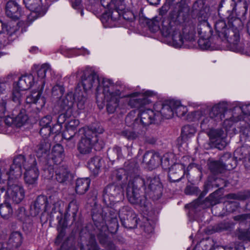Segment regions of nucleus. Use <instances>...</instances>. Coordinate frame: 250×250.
<instances>
[{"label": "nucleus", "mask_w": 250, "mask_h": 250, "mask_svg": "<svg viewBox=\"0 0 250 250\" xmlns=\"http://www.w3.org/2000/svg\"><path fill=\"white\" fill-rule=\"evenodd\" d=\"M189 7L185 1L181 0L177 3L173 10L170 13L171 21L168 20L163 22H172V24L181 26L180 24L184 22L188 18L189 12Z\"/></svg>", "instance_id": "obj_8"}, {"label": "nucleus", "mask_w": 250, "mask_h": 250, "mask_svg": "<svg viewBox=\"0 0 250 250\" xmlns=\"http://www.w3.org/2000/svg\"><path fill=\"white\" fill-rule=\"evenodd\" d=\"M207 19H199V22L197 26V32L200 39L198 41L199 45L204 49H206L209 47L207 41L212 35V30L207 21Z\"/></svg>", "instance_id": "obj_11"}, {"label": "nucleus", "mask_w": 250, "mask_h": 250, "mask_svg": "<svg viewBox=\"0 0 250 250\" xmlns=\"http://www.w3.org/2000/svg\"><path fill=\"white\" fill-rule=\"evenodd\" d=\"M78 89H76V91ZM74 98H76L78 108L80 110H83L88 104V100L87 98V94L85 92H76L74 95Z\"/></svg>", "instance_id": "obj_31"}, {"label": "nucleus", "mask_w": 250, "mask_h": 250, "mask_svg": "<svg viewBox=\"0 0 250 250\" xmlns=\"http://www.w3.org/2000/svg\"><path fill=\"white\" fill-rule=\"evenodd\" d=\"M230 228V224L227 222H223L213 226L212 229L214 232H221L228 230Z\"/></svg>", "instance_id": "obj_41"}, {"label": "nucleus", "mask_w": 250, "mask_h": 250, "mask_svg": "<svg viewBox=\"0 0 250 250\" xmlns=\"http://www.w3.org/2000/svg\"><path fill=\"white\" fill-rule=\"evenodd\" d=\"M208 134L211 141L215 143L216 147L218 149H222L227 146L223 136L224 131L222 129H211Z\"/></svg>", "instance_id": "obj_18"}, {"label": "nucleus", "mask_w": 250, "mask_h": 250, "mask_svg": "<svg viewBox=\"0 0 250 250\" xmlns=\"http://www.w3.org/2000/svg\"><path fill=\"white\" fill-rule=\"evenodd\" d=\"M64 91V88L63 86L60 85H56L52 88V94L58 97L62 95Z\"/></svg>", "instance_id": "obj_46"}, {"label": "nucleus", "mask_w": 250, "mask_h": 250, "mask_svg": "<svg viewBox=\"0 0 250 250\" xmlns=\"http://www.w3.org/2000/svg\"><path fill=\"white\" fill-rule=\"evenodd\" d=\"M51 144L48 139H43L36 146L35 151L38 157L45 158L49 153Z\"/></svg>", "instance_id": "obj_27"}, {"label": "nucleus", "mask_w": 250, "mask_h": 250, "mask_svg": "<svg viewBox=\"0 0 250 250\" xmlns=\"http://www.w3.org/2000/svg\"><path fill=\"white\" fill-rule=\"evenodd\" d=\"M7 83L5 82H0V94H4L6 91Z\"/></svg>", "instance_id": "obj_64"}, {"label": "nucleus", "mask_w": 250, "mask_h": 250, "mask_svg": "<svg viewBox=\"0 0 250 250\" xmlns=\"http://www.w3.org/2000/svg\"><path fill=\"white\" fill-rule=\"evenodd\" d=\"M213 122L214 121L212 120L211 118H210L209 116L208 117H206L202 121L201 123V127L202 128L205 129L209 126L212 125V124H213Z\"/></svg>", "instance_id": "obj_51"}, {"label": "nucleus", "mask_w": 250, "mask_h": 250, "mask_svg": "<svg viewBox=\"0 0 250 250\" xmlns=\"http://www.w3.org/2000/svg\"><path fill=\"white\" fill-rule=\"evenodd\" d=\"M71 115H68L66 112H64L63 113L60 114L57 119V124H61L62 125L66 120V118H68Z\"/></svg>", "instance_id": "obj_56"}, {"label": "nucleus", "mask_w": 250, "mask_h": 250, "mask_svg": "<svg viewBox=\"0 0 250 250\" xmlns=\"http://www.w3.org/2000/svg\"><path fill=\"white\" fill-rule=\"evenodd\" d=\"M102 166L101 159L97 156L91 158L87 163V167L94 175H97Z\"/></svg>", "instance_id": "obj_29"}, {"label": "nucleus", "mask_w": 250, "mask_h": 250, "mask_svg": "<svg viewBox=\"0 0 250 250\" xmlns=\"http://www.w3.org/2000/svg\"><path fill=\"white\" fill-rule=\"evenodd\" d=\"M23 2L26 7L31 11L27 17L30 22L43 16L46 12L45 8L42 7V0H23Z\"/></svg>", "instance_id": "obj_10"}, {"label": "nucleus", "mask_w": 250, "mask_h": 250, "mask_svg": "<svg viewBox=\"0 0 250 250\" xmlns=\"http://www.w3.org/2000/svg\"><path fill=\"white\" fill-rule=\"evenodd\" d=\"M161 121L160 115H157L155 111L148 108L145 110L140 109L138 117L136 118L133 123L135 129L148 126Z\"/></svg>", "instance_id": "obj_7"}, {"label": "nucleus", "mask_w": 250, "mask_h": 250, "mask_svg": "<svg viewBox=\"0 0 250 250\" xmlns=\"http://www.w3.org/2000/svg\"><path fill=\"white\" fill-rule=\"evenodd\" d=\"M69 131H70L66 129L63 133V138L68 141H70L76 134V132H72V133L70 135Z\"/></svg>", "instance_id": "obj_60"}, {"label": "nucleus", "mask_w": 250, "mask_h": 250, "mask_svg": "<svg viewBox=\"0 0 250 250\" xmlns=\"http://www.w3.org/2000/svg\"><path fill=\"white\" fill-rule=\"evenodd\" d=\"M90 180L88 178L78 179L76 183L75 190L79 194L85 193L88 189Z\"/></svg>", "instance_id": "obj_30"}, {"label": "nucleus", "mask_w": 250, "mask_h": 250, "mask_svg": "<svg viewBox=\"0 0 250 250\" xmlns=\"http://www.w3.org/2000/svg\"><path fill=\"white\" fill-rule=\"evenodd\" d=\"M102 5L104 8H107L105 11L102 15L101 21L105 28L109 27V12L108 6L109 5V1L108 0H101Z\"/></svg>", "instance_id": "obj_34"}, {"label": "nucleus", "mask_w": 250, "mask_h": 250, "mask_svg": "<svg viewBox=\"0 0 250 250\" xmlns=\"http://www.w3.org/2000/svg\"><path fill=\"white\" fill-rule=\"evenodd\" d=\"M174 0H166V2L163 4L162 7L159 9V13L163 16L165 15L170 8L171 2Z\"/></svg>", "instance_id": "obj_47"}, {"label": "nucleus", "mask_w": 250, "mask_h": 250, "mask_svg": "<svg viewBox=\"0 0 250 250\" xmlns=\"http://www.w3.org/2000/svg\"><path fill=\"white\" fill-rule=\"evenodd\" d=\"M142 188L153 200L159 199L162 195L163 186L158 177H143L136 175L128 182L126 189L127 197L130 203H142Z\"/></svg>", "instance_id": "obj_1"}, {"label": "nucleus", "mask_w": 250, "mask_h": 250, "mask_svg": "<svg viewBox=\"0 0 250 250\" xmlns=\"http://www.w3.org/2000/svg\"><path fill=\"white\" fill-rule=\"evenodd\" d=\"M59 234L56 238V241L59 242L61 241L65 235V229L63 227H61L58 229Z\"/></svg>", "instance_id": "obj_59"}, {"label": "nucleus", "mask_w": 250, "mask_h": 250, "mask_svg": "<svg viewBox=\"0 0 250 250\" xmlns=\"http://www.w3.org/2000/svg\"><path fill=\"white\" fill-rule=\"evenodd\" d=\"M79 210V205L76 200L73 199L68 204L66 212L64 214V219H66L67 217L70 216L69 212L72 214L73 221L77 219V214Z\"/></svg>", "instance_id": "obj_32"}, {"label": "nucleus", "mask_w": 250, "mask_h": 250, "mask_svg": "<svg viewBox=\"0 0 250 250\" xmlns=\"http://www.w3.org/2000/svg\"><path fill=\"white\" fill-rule=\"evenodd\" d=\"M180 27L172 24V22H162V34L166 38H170L175 47H180L184 43L195 41V25L192 21L185 22L182 31Z\"/></svg>", "instance_id": "obj_3"}, {"label": "nucleus", "mask_w": 250, "mask_h": 250, "mask_svg": "<svg viewBox=\"0 0 250 250\" xmlns=\"http://www.w3.org/2000/svg\"><path fill=\"white\" fill-rule=\"evenodd\" d=\"M7 112L6 100L1 99L0 101V118L6 116Z\"/></svg>", "instance_id": "obj_48"}, {"label": "nucleus", "mask_w": 250, "mask_h": 250, "mask_svg": "<svg viewBox=\"0 0 250 250\" xmlns=\"http://www.w3.org/2000/svg\"><path fill=\"white\" fill-rule=\"evenodd\" d=\"M175 101H166L164 103L159 102L154 105L153 108L157 115H160L161 121L165 119H169L173 116V106Z\"/></svg>", "instance_id": "obj_13"}, {"label": "nucleus", "mask_w": 250, "mask_h": 250, "mask_svg": "<svg viewBox=\"0 0 250 250\" xmlns=\"http://www.w3.org/2000/svg\"><path fill=\"white\" fill-rule=\"evenodd\" d=\"M22 241V233L19 231H15L10 234L7 244L10 248L18 249L21 245Z\"/></svg>", "instance_id": "obj_24"}, {"label": "nucleus", "mask_w": 250, "mask_h": 250, "mask_svg": "<svg viewBox=\"0 0 250 250\" xmlns=\"http://www.w3.org/2000/svg\"><path fill=\"white\" fill-rule=\"evenodd\" d=\"M77 78L80 76L81 84L84 89L83 92L90 90L95 83L99 84L97 88L96 96L98 105L100 109L105 106L107 111L109 108V80L99 78L97 74L92 69L87 68L84 70H79L75 73Z\"/></svg>", "instance_id": "obj_2"}, {"label": "nucleus", "mask_w": 250, "mask_h": 250, "mask_svg": "<svg viewBox=\"0 0 250 250\" xmlns=\"http://www.w3.org/2000/svg\"><path fill=\"white\" fill-rule=\"evenodd\" d=\"M37 161L34 156H30L28 159L22 155L16 157L11 165L7 175L12 179H18L22 174V167L25 169L24 173V180L28 185H35L39 175L38 168L36 167Z\"/></svg>", "instance_id": "obj_4"}, {"label": "nucleus", "mask_w": 250, "mask_h": 250, "mask_svg": "<svg viewBox=\"0 0 250 250\" xmlns=\"http://www.w3.org/2000/svg\"><path fill=\"white\" fill-rule=\"evenodd\" d=\"M41 91L33 92L26 97V103L35 104L37 105L36 108L40 110L45 104V99L44 97L41 96Z\"/></svg>", "instance_id": "obj_23"}, {"label": "nucleus", "mask_w": 250, "mask_h": 250, "mask_svg": "<svg viewBox=\"0 0 250 250\" xmlns=\"http://www.w3.org/2000/svg\"><path fill=\"white\" fill-rule=\"evenodd\" d=\"M118 215L122 225L125 228L132 229L137 227L138 218L135 212L128 207H124L118 211V209L110 207V233H115L119 228L117 219Z\"/></svg>", "instance_id": "obj_5"}, {"label": "nucleus", "mask_w": 250, "mask_h": 250, "mask_svg": "<svg viewBox=\"0 0 250 250\" xmlns=\"http://www.w3.org/2000/svg\"><path fill=\"white\" fill-rule=\"evenodd\" d=\"M228 206L229 209H230V211L233 212L239 207V204L236 202H229Z\"/></svg>", "instance_id": "obj_58"}, {"label": "nucleus", "mask_w": 250, "mask_h": 250, "mask_svg": "<svg viewBox=\"0 0 250 250\" xmlns=\"http://www.w3.org/2000/svg\"><path fill=\"white\" fill-rule=\"evenodd\" d=\"M168 161L167 157L164 156L163 158H161L158 154L155 153L152 151L146 152L144 155L143 159V162L151 168L158 165L160 162L163 163Z\"/></svg>", "instance_id": "obj_15"}, {"label": "nucleus", "mask_w": 250, "mask_h": 250, "mask_svg": "<svg viewBox=\"0 0 250 250\" xmlns=\"http://www.w3.org/2000/svg\"><path fill=\"white\" fill-rule=\"evenodd\" d=\"M154 93L152 91H147L145 94L139 93H133L130 95V98L128 101V104L131 107L140 109L151 103L149 97L152 96Z\"/></svg>", "instance_id": "obj_12"}, {"label": "nucleus", "mask_w": 250, "mask_h": 250, "mask_svg": "<svg viewBox=\"0 0 250 250\" xmlns=\"http://www.w3.org/2000/svg\"><path fill=\"white\" fill-rule=\"evenodd\" d=\"M238 238L243 241L250 242V230H240L238 233Z\"/></svg>", "instance_id": "obj_43"}, {"label": "nucleus", "mask_w": 250, "mask_h": 250, "mask_svg": "<svg viewBox=\"0 0 250 250\" xmlns=\"http://www.w3.org/2000/svg\"><path fill=\"white\" fill-rule=\"evenodd\" d=\"M71 177V174L66 166H60L56 168V179L60 183H65Z\"/></svg>", "instance_id": "obj_26"}, {"label": "nucleus", "mask_w": 250, "mask_h": 250, "mask_svg": "<svg viewBox=\"0 0 250 250\" xmlns=\"http://www.w3.org/2000/svg\"><path fill=\"white\" fill-rule=\"evenodd\" d=\"M122 135L128 139L133 140L138 138L140 134L138 132L125 130L122 132Z\"/></svg>", "instance_id": "obj_45"}, {"label": "nucleus", "mask_w": 250, "mask_h": 250, "mask_svg": "<svg viewBox=\"0 0 250 250\" xmlns=\"http://www.w3.org/2000/svg\"><path fill=\"white\" fill-rule=\"evenodd\" d=\"M34 84V77L31 74H25L21 76L18 82V86L21 90H26Z\"/></svg>", "instance_id": "obj_28"}, {"label": "nucleus", "mask_w": 250, "mask_h": 250, "mask_svg": "<svg viewBox=\"0 0 250 250\" xmlns=\"http://www.w3.org/2000/svg\"><path fill=\"white\" fill-rule=\"evenodd\" d=\"M103 202L106 205H108V202H109V192H108V185H107L103 190Z\"/></svg>", "instance_id": "obj_54"}, {"label": "nucleus", "mask_w": 250, "mask_h": 250, "mask_svg": "<svg viewBox=\"0 0 250 250\" xmlns=\"http://www.w3.org/2000/svg\"><path fill=\"white\" fill-rule=\"evenodd\" d=\"M228 199H238V200H243L244 198L242 197V196L240 195H238L235 193H230L226 196Z\"/></svg>", "instance_id": "obj_63"}, {"label": "nucleus", "mask_w": 250, "mask_h": 250, "mask_svg": "<svg viewBox=\"0 0 250 250\" xmlns=\"http://www.w3.org/2000/svg\"><path fill=\"white\" fill-rule=\"evenodd\" d=\"M5 13L7 17L14 20H19L22 15L20 5L15 1L10 0L7 2Z\"/></svg>", "instance_id": "obj_17"}, {"label": "nucleus", "mask_w": 250, "mask_h": 250, "mask_svg": "<svg viewBox=\"0 0 250 250\" xmlns=\"http://www.w3.org/2000/svg\"><path fill=\"white\" fill-rule=\"evenodd\" d=\"M52 121L51 115H47L42 118L40 121V125L41 127L50 126L49 124Z\"/></svg>", "instance_id": "obj_50"}, {"label": "nucleus", "mask_w": 250, "mask_h": 250, "mask_svg": "<svg viewBox=\"0 0 250 250\" xmlns=\"http://www.w3.org/2000/svg\"><path fill=\"white\" fill-rule=\"evenodd\" d=\"M121 92L120 90H118L115 92V95L116 97L115 98L113 97V94L110 93V103L112 102H114V105L113 106L114 109H115V108L118 106V103L119 102V97L120 95Z\"/></svg>", "instance_id": "obj_55"}, {"label": "nucleus", "mask_w": 250, "mask_h": 250, "mask_svg": "<svg viewBox=\"0 0 250 250\" xmlns=\"http://www.w3.org/2000/svg\"><path fill=\"white\" fill-rule=\"evenodd\" d=\"M13 209L11 205L7 202H5L0 205V215L5 219H8L13 215Z\"/></svg>", "instance_id": "obj_35"}, {"label": "nucleus", "mask_w": 250, "mask_h": 250, "mask_svg": "<svg viewBox=\"0 0 250 250\" xmlns=\"http://www.w3.org/2000/svg\"><path fill=\"white\" fill-rule=\"evenodd\" d=\"M205 0H197L193 4L192 11L198 16V19H207L208 16V8L205 5Z\"/></svg>", "instance_id": "obj_21"}, {"label": "nucleus", "mask_w": 250, "mask_h": 250, "mask_svg": "<svg viewBox=\"0 0 250 250\" xmlns=\"http://www.w3.org/2000/svg\"><path fill=\"white\" fill-rule=\"evenodd\" d=\"M243 23L242 21L238 18L231 17L229 18L228 22V27L233 29V35L229 34V36H227L229 38V41L232 42L234 45L238 44L240 41V34L239 32L243 28Z\"/></svg>", "instance_id": "obj_14"}, {"label": "nucleus", "mask_w": 250, "mask_h": 250, "mask_svg": "<svg viewBox=\"0 0 250 250\" xmlns=\"http://www.w3.org/2000/svg\"><path fill=\"white\" fill-rule=\"evenodd\" d=\"M40 133L45 138L44 139H47V138L51 133L50 126L42 127L40 131Z\"/></svg>", "instance_id": "obj_52"}, {"label": "nucleus", "mask_w": 250, "mask_h": 250, "mask_svg": "<svg viewBox=\"0 0 250 250\" xmlns=\"http://www.w3.org/2000/svg\"><path fill=\"white\" fill-rule=\"evenodd\" d=\"M6 31L7 32L6 38L8 39V42H6V43L8 44L12 42L16 38V36L15 30L10 31L7 28L6 29Z\"/></svg>", "instance_id": "obj_53"}, {"label": "nucleus", "mask_w": 250, "mask_h": 250, "mask_svg": "<svg viewBox=\"0 0 250 250\" xmlns=\"http://www.w3.org/2000/svg\"><path fill=\"white\" fill-rule=\"evenodd\" d=\"M104 131V128L100 126L83 127L79 129V132L83 136L78 143L77 150L82 156L89 157L92 154L93 146L98 141L97 133H102Z\"/></svg>", "instance_id": "obj_6"}, {"label": "nucleus", "mask_w": 250, "mask_h": 250, "mask_svg": "<svg viewBox=\"0 0 250 250\" xmlns=\"http://www.w3.org/2000/svg\"><path fill=\"white\" fill-rule=\"evenodd\" d=\"M227 110V106L225 103H219L212 107L209 113V117L215 122H220L225 118V113Z\"/></svg>", "instance_id": "obj_16"}, {"label": "nucleus", "mask_w": 250, "mask_h": 250, "mask_svg": "<svg viewBox=\"0 0 250 250\" xmlns=\"http://www.w3.org/2000/svg\"><path fill=\"white\" fill-rule=\"evenodd\" d=\"M8 175V180L6 184L7 185V189L6 191V194L9 200L15 204H19L21 202L25 196V192L23 187L19 185L17 181H13L11 177L9 178Z\"/></svg>", "instance_id": "obj_9"}, {"label": "nucleus", "mask_w": 250, "mask_h": 250, "mask_svg": "<svg viewBox=\"0 0 250 250\" xmlns=\"http://www.w3.org/2000/svg\"><path fill=\"white\" fill-rule=\"evenodd\" d=\"M14 117L15 125L18 127H21L27 121L28 117L24 109L21 110L20 113Z\"/></svg>", "instance_id": "obj_37"}, {"label": "nucleus", "mask_w": 250, "mask_h": 250, "mask_svg": "<svg viewBox=\"0 0 250 250\" xmlns=\"http://www.w3.org/2000/svg\"><path fill=\"white\" fill-rule=\"evenodd\" d=\"M224 157L230 158V155L229 153L226 154L222 157L221 161H213L208 164V168L212 173L217 174L223 172L225 169L227 168L226 164L223 163Z\"/></svg>", "instance_id": "obj_25"}, {"label": "nucleus", "mask_w": 250, "mask_h": 250, "mask_svg": "<svg viewBox=\"0 0 250 250\" xmlns=\"http://www.w3.org/2000/svg\"><path fill=\"white\" fill-rule=\"evenodd\" d=\"M64 150L62 146L59 144L55 145L52 148V153L53 155L52 159H59L58 161H62V157L64 156Z\"/></svg>", "instance_id": "obj_36"}, {"label": "nucleus", "mask_w": 250, "mask_h": 250, "mask_svg": "<svg viewBox=\"0 0 250 250\" xmlns=\"http://www.w3.org/2000/svg\"><path fill=\"white\" fill-rule=\"evenodd\" d=\"M21 90L19 88H15L13 89L12 92V100L17 103H20V100L21 97V93L20 91Z\"/></svg>", "instance_id": "obj_49"}, {"label": "nucleus", "mask_w": 250, "mask_h": 250, "mask_svg": "<svg viewBox=\"0 0 250 250\" xmlns=\"http://www.w3.org/2000/svg\"><path fill=\"white\" fill-rule=\"evenodd\" d=\"M5 117H6L4 120L5 124L9 126H10L13 124L15 125V120L14 117H10L8 116V114L6 115V116Z\"/></svg>", "instance_id": "obj_62"}, {"label": "nucleus", "mask_w": 250, "mask_h": 250, "mask_svg": "<svg viewBox=\"0 0 250 250\" xmlns=\"http://www.w3.org/2000/svg\"><path fill=\"white\" fill-rule=\"evenodd\" d=\"M47 204V198L44 196H39L33 205L31 207V213L33 216L37 215L42 211L46 210Z\"/></svg>", "instance_id": "obj_22"}, {"label": "nucleus", "mask_w": 250, "mask_h": 250, "mask_svg": "<svg viewBox=\"0 0 250 250\" xmlns=\"http://www.w3.org/2000/svg\"><path fill=\"white\" fill-rule=\"evenodd\" d=\"M34 67L38 78L42 80L45 77L47 71L50 69V66L46 63L43 64L41 66L34 65Z\"/></svg>", "instance_id": "obj_40"}, {"label": "nucleus", "mask_w": 250, "mask_h": 250, "mask_svg": "<svg viewBox=\"0 0 250 250\" xmlns=\"http://www.w3.org/2000/svg\"><path fill=\"white\" fill-rule=\"evenodd\" d=\"M74 99V94L72 92H68L65 97L62 98L59 103L62 111L71 115Z\"/></svg>", "instance_id": "obj_19"}, {"label": "nucleus", "mask_w": 250, "mask_h": 250, "mask_svg": "<svg viewBox=\"0 0 250 250\" xmlns=\"http://www.w3.org/2000/svg\"><path fill=\"white\" fill-rule=\"evenodd\" d=\"M80 124L79 121L77 119H71L68 121L66 125V129L72 132H76L77 127Z\"/></svg>", "instance_id": "obj_42"}, {"label": "nucleus", "mask_w": 250, "mask_h": 250, "mask_svg": "<svg viewBox=\"0 0 250 250\" xmlns=\"http://www.w3.org/2000/svg\"><path fill=\"white\" fill-rule=\"evenodd\" d=\"M88 250H98V247L94 240H91L88 245Z\"/></svg>", "instance_id": "obj_61"}, {"label": "nucleus", "mask_w": 250, "mask_h": 250, "mask_svg": "<svg viewBox=\"0 0 250 250\" xmlns=\"http://www.w3.org/2000/svg\"><path fill=\"white\" fill-rule=\"evenodd\" d=\"M233 219L240 223H247L250 221V213H246L235 216L233 217Z\"/></svg>", "instance_id": "obj_44"}, {"label": "nucleus", "mask_w": 250, "mask_h": 250, "mask_svg": "<svg viewBox=\"0 0 250 250\" xmlns=\"http://www.w3.org/2000/svg\"><path fill=\"white\" fill-rule=\"evenodd\" d=\"M185 166L182 164H175L169 168L168 178L170 182L179 181L185 174Z\"/></svg>", "instance_id": "obj_20"}, {"label": "nucleus", "mask_w": 250, "mask_h": 250, "mask_svg": "<svg viewBox=\"0 0 250 250\" xmlns=\"http://www.w3.org/2000/svg\"><path fill=\"white\" fill-rule=\"evenodd\" d=\"M215 29L218 36L221 39L222 37H226L228 33H229V30H226L228 25L224 20H220L216 21L214 24Z\"/></svg>", "instance_id": "obj_33"}, {"label": "nucleus", "mask_w": 250, "mask_h": 250, "mask_svg": "<svg viewBox=\"0 0 250 250\" xmlns=\"http://www.w3.org/2000/svg\"><path fill=\"white\" fill-rule=\"evenodd\" d=\"M195 132V128L193 125H188L183 127L181 135L184 139H187L192 137Z\"/></svg>", "instance_id": "obj_39"}, {"label": "nucleus", "mask_w": 250, "mask_h": 250, "mask_svg": "<svg viewBox=\"0 0 250 250\" xmlns=\"http://www.w3.org/2000/svg\"><path fill=\"white\" fill-rule=\"evenodd\" d=\"M62 129V125L61 124H55L52 127H50L51 132L52 134H58L60 133Z\"/></svg>", "instance_id": "obj_57"}, {"label": "nucleus", "mask_w": 250, "mask_h": 250, "mask_svg": "<svg viewBox=\"0 0 250 250\" xmlns=\"http://www.w3.org/2000/svg\"><path fill=\"white\" fill-rule=\"evenodd\" d=\"M188 112L186 106L181 104L179 101H175L174 106H173V113L175 112L177 116L182 117Z\"/></svg>", "instance_id": "obj_38"}]
</instances>
